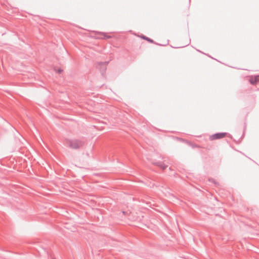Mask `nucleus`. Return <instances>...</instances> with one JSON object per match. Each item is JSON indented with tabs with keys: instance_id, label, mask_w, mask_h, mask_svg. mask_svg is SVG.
Listing matches in <instances>:
<instances>
[{
	"instance_id": "7ed1b4c3",
	"label": "nucleus",
	"mask_w": 259,
	"mask_h": 259,
	"mask_svg": "<svg viewBox=\"0 0 259 259\" xmlns=\"http://www.w3.org/2000/svg\"><path fill=\"white\" fill-rule=\"evenodd\" d=\"M226 135H227V133H218V134H215L213 135H211L210 137V139L211 140H217V139H222V138H224L225 137H226Z\"/></svg>"
},
{
	"instance_id": "0eeeda50",
	"label": "nucleus",
	"mask_w": 259,
	"mask_h": 259,
	"mask_svg": "<svg viewBox=\"0 0 259 259\" xmlns=\"http://www.w3.org/2000/svg\"><path fill=\"white\" fill-rule=\"evenodd\" d=\"M190 40H189L188 41V43H187V45H188L190 44Z\"/></svg>"
},
{
	"instance_id": "6e6552de",
	"label": "nucleus",
	"mask_w": 259,
	"mask_h": 259,
	"mask_svg": "<svg viewBox=\"0 0 259 259\" xmlns=\"http://www.w3.org/2000/svg\"><path fill=\"white\" fill-rule=\"evenodd\" d=\"M106 37H107V38H110V36H106Z\"/></svg>"
},
{
	"instance_id": "39448f33",
	"label": "nucleus",
	"mask_w": 259,
	"mask_h": 259,
	"mask_svg": "<svg viewBox=\"0 0 259 259\" xmlns=\"http://www.w3.org/2000/svg\"><path fill=\"white\" fill-rule=\"evenodd\" d=\"M141 38H142L143 39H145L146 40H147L148 41L150 42H151V43H153V40L151 39L150 38H148V37H147L145 36H141Z\"/></svg>"
},
{
	"instance_id": "20e7f679",
	"label": "nucleus",
	"mask_w": 259,
	"mask_h": 259,
	"mask_svg": "<svg viewBox=\"0 0 259 259\" xmlns=\"http://www.w3.org/2000/svg\"><path fill=\"white\" fill-rule=\"evenodd\" d=\"M259 81V75L255 77H251L249 79V82L252 84H255Z\"/></svg>"
},
{
	"instance_id": "423d86ee",
	"label": "nucleus",
	"mask_w": 259,
	"mask_h": 259,
	"mask_svg": "<svg viewBox=\"0 0 259 259\" xmlns=\"http://www.w3.org/2000/svg\"><path fill=\"white\" fill-rule=\"evenodd\" d=\"M122 213H123V214H125H125H127V213H126V212H125V211H122Z\"/></svg>"
},
{
	"instance_id": "f257e3e1",
	"label": "nucleus",
	"mask_w": 259,
	"mask_h": 259,
	"mask_svg": "<svg viewBox=\"0 0 259 259\" xmlns=\"http://www.w3.org/2000/svg\"><path fill=\"white\" fill-rule=\"evenodd\" d=\"M66 142L68 145V147L73 149H77L82 145L81 141L78 140H66Z\"/></svg>"
},
{
	"instance_id": "f03ea898",
	"label": "nucleus",
	"mask_w": 259,
	"mask_h": 259,
	"mask_svg": "<svg viewBox=\"0 0 259 259\" xmlns=\"http://www.w3.org/2000/svg\"><path fill=\"white\" fill-rule=\"evenodd\" d=\"M107 67V63L106 62L99 63L97 66L98 69L99 70L101 74L103 76H104L106 74Z\"/></svg>"
}]
</instances>
